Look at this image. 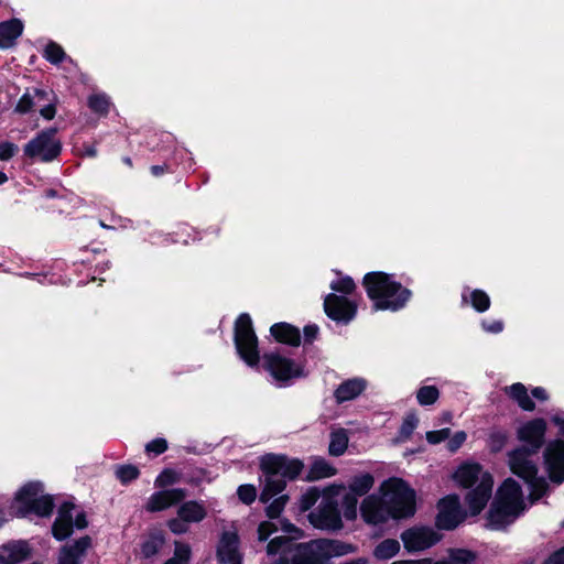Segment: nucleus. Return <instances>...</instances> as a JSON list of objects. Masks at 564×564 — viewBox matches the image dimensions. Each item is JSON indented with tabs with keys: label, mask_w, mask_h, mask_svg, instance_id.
Here are the masks:
<instances>
[{
	"label": "nucleus",
	"mask_w": 564,
	"mask_h": 564,
	"mask_svg": "<svg viewBox=\"0 0 564 564\" xmlns=\"http://www.w3.org/2000/svg\"><path fill=\"white\" fill-rule=\"evenodd\" d=\"M547 422L543 417H534L521 423L517 429V438L527 445L518 447L508 454L511 471L528 485L531 502L542 498L549 489V482L538 475V466L532 455L538 453L545 443Z\"/></svg>",
	"instance_id": "nucleus-1"
},
{
	"label": "nucleus",
	"mask_w": 564,
	"mask_h": 564,
	"mask_svg": "<svg viewBox=\"0 0 564 564\" xmlns=\"http://www.w3.org/2000/svg\"><path fill=\"white\" fill-rule=\"evenodd\" d=\"M354 552L355 547L351 544L327 539L293 546L288 538L278 536L267 545L269 557L280 554V558L271 564H322L327 558Z\"/></svg>",
	"instance_id": "nucleus-2"
},
{
	"label": "nucleus",
	"mask_w": 564,
	"mask_h": 564,
	"mask_svg": "<svg viewBox=\"0 0 564 564\" xmlns=\"http://www.w3.org/2000/svg\"><path fill=\"white\" fill-rule=\"evenodd\" d=\"M459 488L468 490L465 496L466 505L473 516L479 514L491 498L494 478L479 463L463 462L452 475Z\"/></svg>",
	"instance_id": "nucleus-3"
},
{
	"label": "nucleus",
	"mask_w": 564,
	"mask_h": 564,
	"mask_svg": "<svg viewBox=\"0 0 564 564\" xmlns=\"http://www.w3.org/2000/svg\"><path fill=\"white\" fill-rule=\"evenodd\" d=\"M527 508L520 485L507 478L498 488L487 518V527L501 530L512 523Z\"/></svg>",
	"instance_id": "nucleus-4"
},
{
	"label": "nucleus",
	"mask_w": 564,
	"mask_h": 564,
	"mask_svg": "<svg viewBox=\"0 0 564 564\" xmlns=\"http://www.w3.org/2000/svg\"><path fill=\"white\" fill-rule=\"evenodd\" d=\"M364 285L376 311H398L405 305L411 296L410 290L384 272L367 273L364 278Z\"/></svg>",
	"instance_id": "nucleus-5"
},
{
	"label": "nucleus",
	"mask_w": 564,
	"mask_h": 564,
	"mask_svg": "<svg viewBox=\"0 0 564 564\" xmlns=\"http://www.w3.org/2000/svg\"><path fill=\"white\" fill-rule=\"evenodd\" d=\"M260 467L265 475V482L260 495V500L268 502L284 489L288 479H294L301 474L303 464L299 459L268 454L261 457Z\"/></svg>",
	"instance_id": "nucleus-6"
},
{
	"label": "nucleus",
	"mask_w": 564,
	"mask_h": 564,
	"mask_svg": "<svg viewBox=\"0 0 564 564\" xmlns=\"http://www.w3.org/2000/svg\"><path fill=\"white\" fill-rule=\"evenodd\" d=\"M330 288L334 292L344 295L328 294L324 300V310L329 318L338 323H349L354 319L357 312V303L352 299L345 296L350 295L356 285L349 276H338L332 281Z\"/></svg>",
	"instance_id": "nucleus-7"
},
{
	"label": "nucleus",
	"mask_w": 564,
	"mask_h": 564,
	"mask_svg": "<svg viewBox=\"0 0 564 564\" xmlns=\"http://www.w3.org/2000/svg\"><path fill=\"white\" fill-rule=\"evenodd\" d=\"M391 519H403L415 513V492L403 480L391 478L380 487Z\"/></svg>",
	"instance_id": "nucleus-8"
},
{
	"label": "nucleus",
	"mask_w": 564,
	"mask_h": 564,
	"mask_svg": "<svg viewBox=\"0 0 564 564\" xmlns=\"http://www.w3.org/2000/svg\"><path fill=\"white\" fill-rule=\"evenodd\" d=\"M551 422L557 433L544 447L543 465L549 479L558 485L564 481V412L553 414Z\"/></svg>",
	"instance_id": "nucleus-9"
},
{
	"label": "nucleus",
	"mask_w": 564,
	"mask_h": 564,
	"mask_svg": "<svg viewBox=\"0 0 564 564\" xmlns=\"http://www.w3.org/2000/svg\"><path fill=\"white\" fill-rule=\"evenodd\" d=\"M345 490L344 485H330L323 490L318 508L308 514L312 525L321 530H339L343 527L337 497Z\"/></svg>",
	"instance_id": "nucleus-10"
},
{
	"label": "nucleus",
	"mask_w": 564,
	"mask_h": 564,
	"mask_svg": "<svg viewBox=\"0 0 564 564\" xmlns=\"http://www.w3.org/2000/svg\"><path fill=\"white\" fill-rule=\"evenodd\" d=\"M262 367L271 375L278 386L305 376L304 366L278 351L267 352L262 357Z\"/></svg>",
	"instance_id": "nucleus-11"
},
{
	"label": "nucleus",
	"mask_w": 564,
	"mask_h": 564,
	"mask_svg": "<svg viewBox=\"0 0 564 564\" xmlns=\"http://www.w3.org/2000/svg\"><path fill=\"white\" fill-rule=\"evenodd\" d=\"M235 344L240 358L250 367L259 364L258 338L248 314H241L235 325Z\"/></svg>",
	"instance_id": "nucleus-12"
},
{
	"label": "nucleus",
	"mask_w": 564,
	"mask_h": 564,
	"mask_svg": "<svg viewBox=\"0 0 564 564\" xmlns=\"http://www.w3.org/2000/svg\"><path fill=\"white\" fill-rule=\"evenodd\" d=\"M62 151V143L53 129L44 130L31 139L23 148L26 158L41 162L55 160Z\"/></svg>",
	"instance_id": "nucleus-13"
},
{
	"label": "nucleus",
	"mask_w": 564,
	"mask_h": 564,
	"mask_svg": "<svg viewBox=\"0 0 564 564\" xmlns=\"http://www.w3.org/2000/svg\"><path fill=\"white\" fill-rule=\"evenodd\" d=\"M87 524L86 514L83 511H76L72 502H64L58 509L52 532L56 540L62 541L73 533L74 527L82 530Z\"/></svg>",
	"instance_id": "nucleus-14"
},
{
	"label": "nucleus",
	"mask_w": 564,
	"mask_h": 564,
	"mask_svg": "<svg viewBox=\"0 0 564 564\" xmlns=\"http://www.w3.org/2000/svg\"><path fill=\"white\" fill-rule=\"evenodd\" d=\"M440 539L441 535L434 529L429 527H414L405 530L401 534L404 547L409 552L426 550L436 544Z\"/></svg>",
	"instance_id": "nucleus-15"
},
{
	"label": "nucleus",
	"mask_w": 564,
	"mask_h": 564,
	"mask_svg": "<svg viewBox=\"0 0 564 564\" xmlns=\"http://www.w3.org/2000/svg\"><path fill=\"white\" fill-rule=\"evenodd\" d=\"M464 519L460 500L457 495H449L438 502L436 525L443 530L455 529Z\"/></svg>",
	"instance_id": "nucleus-16"
},
{
	"label": "nucleus",
	"mask_w": 564,
	"mask_h": 564,
	"mask_svg": "<svg viewBox=\"0 0 564 564\" xmlns=\"http://www.w3.org/2000/svg\"><path fill=\"white\" fill-rule=\"evenodd\" d=\"M360 514L362 520L371 525L381 524L391 519L382 494L367 496L360 505Z\"/></svg>",
	"instance_id": "nucleus-17"
},
{
	"label": "nucleus",
	"mask_w": 564,
	"mask_h": 564,
	"mask_svg": "<svg viewBox=\"0 0 564 564\" xmlns=\"http://www.w3.org/2000/svg\"><path fill=\"white\" fill-rule=\"evenodd\" d=\"M217 558L220 564H241L239 539L236 531L223 532L217 546Z\"/></svg>",
	"instance_id": "nucleus-18"
},
{
	"label": "nucleus",
	"mask_w": 564,
	"mask_h": 564,
	"mask_svg": "<svg viewBox=\"0 0 564 564\" xmlns=\"http://www.w3.org/2000/svg\"><path fill=\"white\" fill-rule=\"evenodd\" d=\"M186 497V491L181 488L161 490L152 494L147 501L145 509L150 512L165 510Z\"/></svg>",
	"instance_id": "nucleus-19"
},
{
	"label": "nucleus",
	"mask_w": 564,
	"mask_h": 564,
	"mask_svg": "<svg viewBox=\"0 0 564 564\" xmlns=\"http://www.w3.org/2000/svg\"><path fill=\"white\" fill-rule=\"evenodd\" d=\"M90 546L91 539L89 536H82L73 544L63 546L59 551L57 564H80Z\"/></svg>",
	"instance_id": "nucleus-20"
},
{
	"label": "nucleus",
	"mask_w": 564,
	"mask_h": 564,
	"mask_svg": "<svg viewBox=\"0 0 564 564\" xmlns=\"http://www.w3.org/2000/svg\"><path fill=\"white\" fill-rule=\"evenodd\" d=\"M31 555L25 541H11L0 547V564H19Z\"/></svg>",
	"instance_id": "nucleus-21"
},
{
	"label": "nucleus",
	"mask_w": 564,
	"mask_h": 564,
	"mask_svg": "<svg viewBox=\"0 0 564 564\" xmlns=\"http://www.w3.org/2000/svg\"><path fill=\"white\" fill-rule=\"evenodd\" d=\"M42 492L43 486L41 482H29L23 486L15 495L18 513L22 517L26 513H30V507L35 502Z\"/></svg>",
	"instance_id": "nucleus-22"
},
{
	"label": "nucleus",
	"mask_w": 564,
	"mask_h": 564,
	"mask_svg": "<svg viewBox=\"0 0 564 564\" xmlns=\"http://www.w3.org/2000/svg\"><path fill=\"white\" fill-rule=\"evenodd\" d=\"M23 22L20 19H11L0 23V50H8L15 45L17 40L23 33Z\"/></svg>",
	"instance_id": "nucleus-23"
},
{
	"label": "nucleus",
	"mask_w": 564,
	"mask_h": 564,
	"mask_svg": "<svg viewBox=\"0 0 564 564\" xmlns=\"http://www.w3.org/2000/svg\"><path fill=\"white\" fill-rule=\"evenodd\" d=\"M366 381L361 378L349 379L337 388L335 398L338 402L352 400L366 389Z\"/></svg>",
	"instance_id": "nucleus-24"
},
{
	"label": "nucleus",
	"mask_w": 564,
	"mask_h": 564,
	"mask_svg": "<svg viewBox=\"0 0 564 564\" xmlns=\"http://www.w3.org/2000/svg\"><path fill=\"white\" fill-rule=\"evenodd\" d=\"M271 335L281 343L297 346L301 340L300 330L286 323H278L271 326Z\"/></svg>",
	"instance_id": "nucleus-25"
},
{
	"label": "nucleus",
	"mask_w": 564,
	"mask_h": 564,
	"mask_svg": "<svg viewBox=\"0 0 564 564\" xmlns=\"http://www.w3.org/2000/svg\"><path fill=\"white\" fill-rule=\"evenodd\" d=\"M206 514L205 506L197 501L184 502L177 509V516L184 519L187 523L200 522Z\"/></svg>",
	"instance_id": "nucleus-26"
},
{
	"label": "nucleus",
	"mask_w": 564,
	"mask_h": 564,
	"mask_svg": "<svg viewBox=\"0 0 564 564\" xmlns=\"http://www.w3.org/2000/svg\"><path fill=\"white\" fill-rule=\"evenodd\" d=\"M506 393L514 400L518 405L524 411H533L535 409V404L528 394L527 388L520 383H513L509 387L505 388Z\"/></svg>",
	"instance_id": "nucleus-27"
},
{
	"label": "nucleus",
	"mask_w": 564,
	"mask_h": 564,
	"mask_svg": "<svg viewBox=\"0 0 564 564\" xmlns=\"http://www.w3.org/2000/svg\"><path fill=\"white\" fill-rule=\"evenodd\" d=\"M463 301L469 303L477 312H486L490 306V299L482 290L465 288L462 293Z\"/></svg>",
	"instance_id": "nucleus-28"
},
{
	"label": "nucleus",
	"mask_w": 564,
	"mask_h": 564,
	"mask_svg": "<svg viewBox=\"0 0 564 564\" xmlns=\"http://www.w3.org/2000/svg\"><path fill=\"white\" fill-rule=\"evenodd\" d=\"M46 96V93L40 89L26 90L19 99L14 111L19 113H28L42 101Z\"/></svg>",
	"instance_id": "nucleus-29"
},
{
	"label": "nucleus",
	"mask_w": 564,
	"mask_h": 564,
	"mask_svg": "<svg viewBox=\"0 0 564 564\" xmlns=\"http://www.w3.org/2000/svg\"><path fill=\"white\" fill-rule=\"evenodd\" d=\"M165 544V536L161 531H154L149 534L141 545V554L150 558L158 554Z\"/></svg>",
	"instance_id": "nucleus-30"
},
{
	"label": "nucleus",
	"mask_w": 564,
	"mask_h": 564,
	"mask_svg": "<svg viewBox=\"0 0 564 564\" xmlns=\"http://www.w3.org/2000/svg\"><path fill=\"white\" fill-rule=\"evenodd\" d=\"M400 551V543L395 539L381 541L373 550V556L380 561H388L394 557Z\"/></svg>",
	"instance_id": "nucleus-31"
},
{
	"label": "nucleus",
	"mask_w": 564,
	"mask_h": 564,
	"mask_svg": "<svg viewBox=\"0 0 564 564\" xmlns=\"http://www.w3.org/2000/svg\"><path fill=\"white\" fill-rule=\"evenodd\" d=\"M375 484V479L372 475L365 473L355 476L349 482V491L354 492L357 496L366 495Z\"/></svg>",
	"instance_id": "nucleus-32"
},
{
	"label": "nucleus",
	"mask_w": 564,
	"mask_h": 564,
	"mask_svg": "<svg viewBox=\"0 0 564 564\" xmlns=\"http://www.w3.org/2000/svg\"><path fill=\"white\" fill-rule=\"evenodd\" d=\"M348 446V436L344 429H338L332 432L329 442V454L333 456H340L345 453Z\"/></svg>",
	"instance_id": "nucleus-33"
},
{
	"label": "nucleus",
	"mask_w": 564,
	"mask_h": 564,
	"mask_svg": "<svg viewBox=\"0 0 564 564\" xmlns=\"http://www.w3.org/2000/svg\"><path fill=\"white\" fill-rule=\"evenodd\" d=\"M192 557V547L188 543L182 541L174 542V554L164 564H189Z\"/></svg>",
	"instance_id": "nucleus-34"
},
{
	"label": "nucleus",
	"mask_w": 564,
	"mask_h": 564,
	"mask_svg": "<svg viewBox=\"0 0 564 564\" xmlns=\"http://www.w3.org/2000/svg\"><path fill=\"white\" fill-rule=\"evenodd\" d=\"M88 106L94 112L106 116L109 112L111 102L106 94L98 93L89 96Z\"/></svg>",
	"instance_id": "nucleus-35"
},
{
	"label": "nucleus",
	"mask_w": 564,
	"mask_h": 564,
	"mask_svg": "<svg viewBox=\"0 0 564 564\" xmlns=\"http://www.w3.org/2000/svg\"><path fill=\"white\" fill-rule=\"evenodd\" d=\"M343 496V513L347 520H355L357 518V503L358 497L351 491H346V489L341 492Z\"/></svg>",
	"instance_id": "nucleus-36"
},
{
	"label": "nucleus",
	"mask_w": 564,
	"mask_h": 564,
	"mask_svg": "<svg viewBox=\"0 0 564 564\" xmlns=\"http://www.w3.org/2000/svg\"><path fill=\"white\" fill-rule=\"evenodd\" d=\"M53 506L52 497L43 495L42 492L35 502L30 507V512H34L40 517H47L52 513Z\"/></svg>",
	"instance_id": "nucleus-37"
},
{
	"label": "nucleus",
	"mask_w": 564,
	"mask_h": 564,
	"mask_svg": "<svg viewBox=\"0 0 564 564\" xmlns=\"http://www.w3.org/2000/svg\"><path fill=\"white\" fill-rule=\"evenodd\" d=\"M336 469L324 459H316L312 464L310 476L313 479H321L334 476Z\"/></svg>",
	"instance_id": "nucleus-38"
},
{
	"label": "nucleus",
	"mask_w": 564,
	"mask_h": 564,
	"mask_svg": "<svg viewBox=\"0 0 564 564\" xmlns=\"http://www.w3.org/2000/svg\"><path fill=\"white\" fill-rule=\"evenodd\" d=\"M440 398V391L435 386H423L416 392V400L421 405L434 404Z\"/></svg>",
	"instance_id": "nucleus-39"
},
{
	"label": "nucleus",
	"mask_w": 564,
	"mask_h": 564,
	"mask_svg": "<svg viewBox=\"0 0 564 564\" xmlns=\"http://www.w3.org/2000/svg\"><path fill=\"white\" fill-rule=\"evenodd\" d=\"M44 56L51 63L58 64L65 58V52L58 44L50 42L44 50Z\"/></svg>",
	"instance_id": "nucleus-40"
},
{
	"label": "nucleus",
	"mask_w": 564,
	"mask_h": 564,
	"mask_svg": "<svg viewBox=\"0 0 564 564\" xmlns=\"http://www.w3.org/2000/svg\"><path fill=\"white\" fill-rule=\"evenodd\" d=\"M116 476L122 484H127L139 476V470L132 465L119 466L116 470Z\"/></svg>",
	"instance_id": "nucleus-41"
},
{
	"label": "nucleus",
	"mask_w": 564,
	"mask_h": 564,
	"mask_svg": "<svg viewBox=\"0 0 564 564\" xmlns=\"http://www.w3.org/2000/svg\"><path fill=\"white\" fill-rule=\"evenodd\" d=\"M451 564H473L475 556L467 550H455L449 555Z\"/></svg>",
	"instance_id": "nucleus-42"
},
{
	"label": "nucleus",
	"mask_w": 564,
	"mask_h": 564,
	"mask_svg": "<svg viewBox=\"0 0 564 564\" xmlns=\"http://www.w3.org/2000/svg\"><path fill=\"white\" fill-rule=\"evenodd\" d=\"M319 498V491L316 488H310L306 490L300 499V510L307 511L312 506L315 505Z\"/></svg>",
	"instance_id": "nucleus-43"
},
{
	"label": "nucleus",
	"mask_w": 564,
	"mask_h": 564,
	"mask_svg": "<svg viewBox=\"0 0 564 564\" xmlns=\"http://www.w3.org/2000/svg\"><path fill=\"white\" fill-rule=\"evenodd\" d=\"M178 475L171 469L163 470L155 479V487L164 488L177 481Z\"/></svg>",
	"instance_id": "nucleus-44"
},
{
	"label": "nucleus",
	"mask_w": 564,
	"mask_h": 564,
	"mask_svg": "<svg viewBox=\"0 0 564 564\" xmlns=\"http://www.w3.org/2000/svg\"><path fill=\"white\" fill-rule=\"evenodd\" d=\"M288 501V496L283 495L274 499L267 508V516L270 519H276Z\"/></svg>",
	"instance_id": "nucleus-45"
},
{
	"label": "nucleus",
	"mask_w": 564,
	"mask_h": 564,
	"mask_svg": "<svg viewBox=\"0 0 564 564\" xmlns=\"http://www.w3.org/2000/svg\"><path fill=\"white\" fill-rule=\"evenodd\" d=\"M239 499L246 503L250 505L256 500L257 490L252 485H241L237 490Z\"/></svg>",
	"instance_id": "nucleus-46"
},
{
	"label": "nucleus",
	"mask_w": 564,
	"mask_h": 564,
	"mask_svg": "<svg viewBox=\"0 0 564 564\" xmlns=\"http://www.w3.org/2000/svg\"><path fill=\"white\" fill-rule=\"evenodd\" d=\"M419 424V419L415 414H409L402 425H401V429H400V434L401 436L403 437H409L413 431L416 429Z\"/></svg>",
	"instance_id": "nucleus-47"
},
{
	"label": "nucleus",
	"mask_w": 564,
	"mask_h": 564,
	"mask_svg": "<svg viewBox=\"0 0 564 564\" xmlns=\"http://www.w3.org/2000/svg\"><path fill=\"white\" fill-rule=\"evenodd\" d=\"M166 524L174 534H183L188 531L187 522L178 516L177 518L170 519Z\"/></svg>",
	"instance_id": "nucleus-48"
},
{
	"label": "nucleus",
	"mask_w": 564,
	"mask_h": 564,
	"mask_svg": "<svg viewBox=\"0 0 564 564\" xmlns=\"http://www.w3.org/2000/svg\"><path fill=\"white\" fill-rule=\"evenodd\" d=\"M451 435V430L445 427L438 431H431L426 433V440L430 444H438L447 440Z\"/></svg>",
	"instance_id": "nucleus-49"
},
{
	"label": "nucleus",
	"mask_w": 564,
	"mask_h": 564,
	"mask_svg": "<svg viewBox=\"0 0 564 564\" xmlns=\"http://www.w3.org/2000/svg\"><path fill=\"white\" fill-rule=\"evenodd\" d=\"M18 145L12 142H1L0 143V160L8 161L13 158L18 152Z\"/></svg>",
	"instance_id": "nucleus-50"
},
{
	"label": "nucleus",
	"mask_w": 564,
	"mask_h": 564,
	"mask_svg": "<svg viewBox=\"0 0 564 564\" xmlns=\"http://www.w3.org/2000/svg\"><path fill=\"white\" fill-rule=\"evenodd\" d=\"M276 525L271 521H263L258 527V538L260 541H265L273 532L276 531Z\"/></svg>",
	"instance_id": "nucleus-51"
},
{
	"label": "nucleus",
	"mask_w": 564,
	"mask_h": 564,
	"mask_svg": "<svg viewBox=\"0 0 564 564\" xmlns=\"http://www.w3.org/2000/svg\"><path fill=\"white\" fill-rule=\"evenodd\" d=\"M466 438H467V435L465 432H463V431L456 432L448 440V443H447L448 451L452 453L456 452L465 443Z\"/></svg>",
	"instance_id": "nucleus-52"
},
{
	"label": "nucleus",
	"mask_w": 564,
	"mask_h": 564,
	"mask_svg": "<svg viewBox=\"0 0 564 564\" xmlns=\"http://www.w3.org/2000/svg\"><path fill=\"white\" fill-rule=\"evenodd\" d=\"M166 448H167V443L164 438L153 440L150 443H148L145 446V451L148 453H153L155 455H160V454L164 453L166 451Z\"/></svg>",
	"instance_id": "nucleus-53"
},
{
	"label": "nucleus",
	"mask_w": 564,
	"mask_h": 564,
	"mask_svg": "<svg viewBox=\"0 0 564 564\" xmlns=\"http://www.w3.org/2000/svg\"><path fill=\"white\" fill-rule=\"evenodd\" d=\"M481 326L487 333L492 334H498L503 329V323L500 319L482 321Z\"/></svg>",
	"instance_id": "nucleus-54"
},
{
	"label": "nucleus",
	"mask_w": 564,
	"mask_h": 564,
	"mask_svg": "<svg viewBox=\"0 0 564 564\" xmlns=\"http://www.w3.org/2000/svg\"><path fill=\"white\" fill-rule=\"evenodd\" d=\"M544 564H564V549L555 552Z\"/></svg>",
	"instance_id": "nucleus-55"
},
{
	"label": "nucleus",
	"mask_w": 564,
	"mask_h": 564,
	"mask_svg": "<svg viewBox=\"0 0 564 564\" xmlns=\"http://www.w3.org/2000/svg\"><path fill=\"white\" fill-rule=\"evenodd\" d=\"M318 333V327L316 325H307L304 327V338L307 341H312Z\"/></svg>",
	"instance_id": "nucleus-56"
},
{
	"label": "nucleus",
	"mask_w": 564,
	"mask_h": 564,
	"mask_svg": "<svg viewBox=\"0 0 564 564\" xmlns=\"http://www.w3.org/2000/svg\"><path fill=\"white\" fill-rule=\"evenodd\" d=\"M41 116L47 120H51L55 116V107L52 104H48L40 109Z\"/></svg>",
	"instance_id": "nucleus-57"
},
{
	"label": "nucleus",
	"mask_w": 564,
	"mask_h": 564,
	"mask_svg": "<svg viewBox=\"0 0 564 564\" xmlns=\"http://www.w3.org/2000/svg\"><path fill=\"white\" fill-rule=\"evenodd\" d=\"M531 393L533 398L540 401H546L549 399L546 390L542 387H535L532 389Z\"/></svg>",
	"instance_id": "nucleus-58"
},
{
	"label": "nucleus",
	"mask_w": 564,
	"mask_h": 564,
	"mask_svg": "<svg viewBox=\"0 0 564 564\" xmlns=\"http://www.w3.org/2000/svg\"><path fill=\"white\" fill-rule=\"evenodd\" d=\"M391 564H431V560H429V558L402 560V561H394Z\"/></svg>",
	"instance_id": "nucleus-59"
},
{
	"label": "nucleus",
	"mask_w": 564,
	"mask_h": 564,
	"mask_svg": "<svg viewBox=\"0 0 564 564\" xmlns=\"http://www.w3.org/2000/svg\"><path fill=\"white\" fill-rule=\"evenodd\" d=\"M165 167L163 165H153L151 172L154 176H160L164 173Z\"/></svg>",
	"instance_id": "nucleus-60"
},
{
	"label": "nucleus",
	"mask_w": 564,
	"mask_h": 564,
	"mask_svg": "<svg viewBox=\"0 0 564 564\" xmlns=\"http://www.w3.org/2000/svg\"><path fill=\"white\" fill-rule=\"evenodd\" d=\"M85 154H86L87 156L94 158V156H96V155H97V150H96V148H94V147H87V148L85 149Z\"/></svg>",
	"instance_id": "nucleus-61"
},
{
	"label": "nucleus",
	"mask_w": 564,
	"mask_h": 564,
	"mask_svg": "<svg viewBox=\"0 0 564 564\" xmlns=\"http://www.w3.org/2000/svg\"><path fill=\"white\" fill-rule=\"evenodd\" d=\"M283 529H284V531H286V532H293V531H295L294 525H293V524H291V523H285V524L283 525Z\"/></svg>",
	"instance_id": "nucleus-62"
},
{
	"label": "nucleus",
	"mask_w": 564,
	"mask_h": 564,
	"mask_svg": "<svg viewBox=\"0 0 564 564\" xmlns=\"http://www.w3.org/2000/svg\"><path fill=\"white\" fill-rule=\"evenodd\" d=\"M8 181L7 175L0 171V185L4 184Z\"/></svg>",
	"instance_id": "nucleus-63"
},
{
	"label": "nucleus",
	"mask_w": 564,
	"mask_h": 564,
	"mask_svg": "<svg viewBox=\"0 0 564 564\" xmlns=\"http://www.w3.org/2000/svg\"><path fill=\"white\" fill-rule=\"evenodd\" d=\"M434 564H451V563H449V560H448V561H441V562H436V563H434Z\"/></svg>",
	"instance_id": "nucleus-64"
}]
</instances>
